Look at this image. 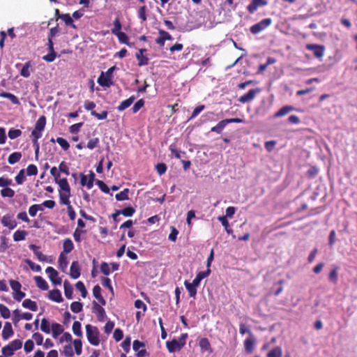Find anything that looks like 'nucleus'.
Wrapping results in <instances>:
<instances>
[{
    "mask_svg": "<svg viewBox=\"0 0 357 357\" xmlns=\"http://www.w3.org/2000/svg\"><path fill=\"white\" fill-rule=\"evenodd\" d=\"M42 131L33 129L31 132V137H33V144H36L39 138L42 137Z\"/></svg>",
    "mask_w": 357,
    "mask_h": 357,
    "instance_id": "57",
    "label": "nucleus"
},
{
    "mask_svg": "<svg viewBox=\"0 0 357 357\" xmlns=\"http://www.w3.org/2000/svg\"><path fill=\"white\" fill-rule=\"evenodd\" d=\"M34 280L36 282V286L42 289V290H47L48 289V284L47 282L40 276H35Z\"/></svg>",
    "mask_w": 357,
    "mask_h": 357,
    "instance_id": "21",
    "label": "nucleus"
},
{
    "mask_svg": "<svg viewBox=\"0 0 357 357\" xmlns=\"http://www.w3.org/2000/svg\"><path fill=\"white\" fill-rule=\"evenodd\" d=\"M66 344L63 347L62 352L66 357H73L76 354L81 355L82 352V343L79 339L73 340V342Z\"/></svg>",
    "mask_w": 357,
    "mask_h": 357,
    "instance_id": "2",
    "label": "nucleus"
},
{
    "mask_svg": "<svg viewBox=\"0 0 357 357\" xmlns=\"http://www.w3.org/2000/svg\"><path fill=\"white\" fill-rule=\"evenodd\" d=\"M86 337L89 343L93 346H98L100 344L99 331L97 327L91 324L86 326Z\"/></svg>",
    "mask_w": 357,
    "mask_h": 357,
    "instance_id": "3",
    "label": "nucleus"
},
{
    "mask_svg": "<svg viewBox=\"0 0 357 357\" xmlns=\"http://www.w3.org/2000/svg\"><path fill=\"white\" fill-rule=\"evenodd\" d=\"M73 337L70 333L68 332H64L61 334V336L59 339V342L60 344H62L63 342H68L71 343L73 342Z\"/></svg>",
    "mask_w": 357,
    "mask_h": 357,
    "instance_id": "39",
    "label": "nucleus"
},
{
    "mask_svg": "<svg viewBox=\"0 0 357 357\" xmlns=\"http://www.w3.org/2000/svg\"><path fill=\"white\" fill-rule=\"evenodd\" d=\"M43 208L40 204H33L29 208V213L31 217L36 216L38 211H43Z\"/></svg>",
    "mask_w": 357,
    "mask_h": 357,
    "instance_id": "44",
    "label": "nucleus"
},
{
    "mask_svg": "<svg viewBox=\"0 0 357 357\" xmlns=\"http://www.w3.org/2000/svg\"><path fill=\"white\" fill-rule=\"evenodd\" d=\"M218 220L221 222L222 226L225 227V231L228 234H232L233 230L229 228V225L227 219H226V217H218Z\"/></svg>",
    "mask_w": 357,
    "mask_h": 357,
    "instance_id": "41",
    "label": "nucleus"
},
{
    "mask_svg": "<svg viewBox=\"0 0 357 357\" xmlns=\"http://www.w3.org/2000/svg\"><path fill=\"white\" fill-rule=\"evenodd\" d=\"M22 158V153L20 152H14L11 153L8 158V162L10 165H14L17 162Z\"/></svg>",
    "mask_w": 357,
    "mask_h": 357,
    "instance_id": "33",
    "label": "nucleus"
},
{
    "mask_svg": "<svg viewBox=\"0 0 357 357\" xmlns=\"http://www.w3.org/2000/svg\"><path fill=\"white\" fill-rule=\"evenodd\" d=\"M71 310L75 313H79L82 310V304L79 302H73L70 305Z\"/></svg>",
    "mask_w": 357,
    "mask_h": 357,
    "instance_id": "55",
    "label": "nucleus"
},
{
    "mask_svg": "<svg viewBox=\"0 0 357 357\" xmlns=\"http://www.w3.org/2000/svg\"><path fill=\"white\" fill-rule=\"evenodd\" d=\"M260 90L259 89H251L247 93L241 96L238 99L239 102L241 103H246L252 100L256 95L259 93Z\"/></svg>",
    "mask_w": 357,
    "mask_h": 357,
    "instance_id": "10",
    "label": "nucleus"
},
{
    "mask_svg": "<svg viewBox=\"0 0 357 357\" xmlns=\"http://www.w3.org/2000/svg\"><path fill=\"white\" fill-rule=\"evenodd\" d=\"M59 187V199L61 204H70V187L66 178H59L55 181Z\"/></svg>",
    "mask_w": 357,
    "mask_h": 357,
    "instance_id": "1",
    "label": "nucleus"
},
{
    "mask_svg": "<svg viewBox=\"0 0 357 357\" xmlns=\"http://www.w3.org/2000/svg\"><path fill=\"white\" fill-rule=\"evenodd\" d=\"M129 189L126 188L123 191L117 193L115 196L116 200L118 201H124L128 200V197Z\"/></svg>",
    "mask_w": 357,
    "mask_h": 357,
    "instance_id": "42",
    "label": "nucleus"
},
{
    "mask_svg": "<svg viewBox=\"0 0 357 357\" xmlns=\"http://www.w3.org/2000/svg\"><path fill=\"white\" fill-rule=\"evenodd\" d=\"M34 255L36 256L37 259L40 261H45L51 263L52 261V259H50V257H47V255H45L43 254L39 250L36 251Z\"/></svg>",
    "mask_w": 357,
    "mask_h": 357,
    "instance_id": "45",
    "label": "nucleus"
},
{
    "mask_svg": "<svg viewBox=\"0 0 357 357\" xmlns=\"http://www.w3.org/2000/svg\"><path fill=\"white\" fill-rule=\"evenodd\" d=\"M199 345L202 351H208L211 350V344L207 338H202L199 340Z\"/></svg>",
    "mask_w": 357,
    "mask_h": 357,
    "instance_id": "36",
    "label": "nucleus"
},
{
    "mask_svg": "<svg viewBox=\"0 0 357 357\" xmlns=\"http://www.w3.org/2000/svg\"><path fill=\"white\" fill-rule=\"evenodd\" d=\"M81 177V185L82 186H86L89 190L91 189L93 186V181L95 178V174L93 172H90L89 175H84L82 174Z\"/></svg>",
    "mask_w": 357,
    "mask_h": 357,
    "instance_id": "8",
    "label": "nucleus"
},
{
    "mask_svg": "<svg viewBox=\"0 0 357 357\" xmlns=\"http://www.w3.org/2000/svg\"><path fill=\"white\" fill-rule=\"evenodd\" d=\"M49 298L56 303H61L63 301L61 294L58 289H53L49 292Z\"/></svg>",
    "mask_w": 357,
    "mask_h": 357,
    "instance_id": "19",
    "label": "nucleus"
},
{
    "mask_svg": "<svg viewBox=\"0 0 357 357\" xmlns=\"http://www.w3.org/2000/svg\"><path fill=\"white\" fill-rule=\"evenodd\" d=\"M144 51L145 50L141 49L139 52L136 54V57L139 62L138 64L140 66L148 64V59L143 55Z\"/></svg>",
    "mask_w": 357,
    "mask_h": 357,
    "instance_id": "28",
    "label": "nucleus"
},
{
    "mask_svg": "<svg viewBox=\"0 0 357 357\" xmlns=\"http://www.w3.org/2000/svg\"><path fill=\"white\" fill-rule=\"evenodd\" d=\"M74 249V245L73 241L70 238H66L63 241V250L64 254L70 252Z\"/></svg>",
    "mask_w": 357,
    "mask_h": 357,
    "instance_id": "23",
    "label": "nucleus"
},
{
    "mask_svg": "<svg viewBox=\"0 0 357 357\" xmlns=\"http://www.w3.org/2000/svg\"><path fill=\"white\" fill-rule=\"evenodd\" d=\"M34 348V343L31 340H27L24 346V351L26 353L31 352Z\"/></svg>",
    "mask_w": 357,
    "mask_h": 357,
    "instance_id": "60",
    "label": "nucleus"
},
{
    "mask_svg": "<svg viewBox=\"0 0 357 357\" xmlns=\"http://www.w3.org/2000/svg\"><path fill=\"white\" fill-rule=\"evenodd\" d=\"M27 235V232L24 230H17L13 234L15 241H20L24 240Z\"/></svg>",
    "mask_w": 357,
    "mask_h": 357,
    "instance_id": "37",
    "label": "nucleus"
},
{
    "mask_svg": "<svg viewBox=\"0 0 357 357\" xmlns=\"http://www.w3.org/2000/svg\"><path fill=\"white\" fill-rule=\"evenodd\" d=\"M159 34L160 36L155 40V42L160 46H164L165 40H172L171 35L164 30H159Z\"/></svg>",
    "mask_w": 357,
    "mask_h": 357,
    "instance_id": "11",
    "label": "nucleus"
},
{
    "mask_svg": "<svg viewBox=\"0 0 357 357\" xmlns=\"http://www.w3.org/2000/svg\"><path fill=\"white\" fill-rule=\"evenodd\" d=\"M135 209L132 207H127L123 208V210L118 211L116 213L114 214V218L119 214H122L126 217H131L135 213Z\"/></svg>",
    "mask_w": 357,
    "mask_h": 357,
    "instance_id": "32",
    "label": "nucleus"
},
{
    "mask_svg": "<svg viewBox=\"0 0 357 357\" xmlns=\"http://www.w3.org/2000/svg\"><path fill=\"white\" fill-rule=\"evenodd\" d=\"M63 287H64V293H65L66 297L68 299H72L73 298V292L72 287L70 285V284L67 281L64 282Z\"/></svg>",
    "mask_w": 357,
    "mask_h": 357,
    "instance_id": "40",
    "label": "nucleus"
},
{
    "mask_svg": "<svg viewBox=\"0 0 357 357\" xmlns=\"http://www.w3.org/2000/svg\"><path fill=\"white\" fill-rule=\"evenodd\" d=\"M1 223L9 229H13L17 226L16 220L13 218V216L10 214H6L2 217Z\"/></svg>",
    "mask_w": 357,
    "mask_h": 357,
    "instance_id": "9",
    "label": "nucleus"
},
{
    "mask_svg": "<svg viewBox=\"0 0 357 357\" xmlns=\"http://www.w3.org/2000/svg\"><path fill=\"white\" fill-rule=\"evenodd\" d=\"M116 69V66L109 68L107 72H102L98 78V83L102 87H109L112 85V74Z\"/></svg>",
    "mask_w": 357,
    "mask_h": 357,
    "instance_id": "4",
    "label": "nucleus"
},
{
    "mask_svg": "<svg viewBox=\"0 0 357 357\" xmlns=\"http://www.w3.org/2000/svg\"><path fill=\"white\" fill-rule=\"evenodd\" d=\"M272 20L271 18H266L260 21L259 22L254 24L250 27V31L253 34H257L259 32L262 31L265 29H266L268 26L271 25Z\"/></svg>",
    "mask_w": 357,
    "mask_h": 357,
    "instance_id": "6",
    "label": "nucleus"
},
{
    "mask_svg": "<svg viewBox=\"0 0 357 357\" xmlns=\"http://www.w3.org/2000/svg\"><path fill=\"white\" fill-rule=\"evenodd\" d=\"M227 125L226 119L220 121L216 126H213L211 129V132L220 133L225 127Z\"/></svg>",
    "mask_w": 357,
    "mask_h": 357,
    "instance_id": "35",
    "label": "nucleus"
},
{
    "mask_svg": "<svg viewBox=\"0 0 357 357\" xmlns=\"http://www.w3.org/2000/svg\"><path fill=\"white\" fill-rule=\"evenodd\" d=\"M76 288L81 292V295L83 298H85L87 295V291L85 288L84 283L79 281L76 283Z\"/></svg>",
    "mask_w": 357,
    "mask_h": 357,
    "instance_id": "52",
    "label": "nucleus"
},
{
    "mask_svg": "<svg viewBox=\"0 0 357 357\" xmlns=\"http://www.w3.org/2000/svg\"><path fill=\"white\" fill-rule=\"evenodd\" d=\"M72 331L75 335L82 337V325L81 323L78 321H75L72 326Z\"/></svg>",
    "mask_w": 357,
    "mask_h": 357,
    "instance_id": "26",
    "label": "nucleus"
},
{
    "mask_svg": "<svg viewBox=\"0 0 357 357\" xmlns=\"http://www.w3.org/2000/svg\"><path fill=\"white\" fill-rule=\"evenodd\" d=\"M22 135V131L19 129H10L8 131V137L11 139H15Z\"/></svg>",
    "mask_w": 357,
    "mask_h": 357,
    "instance_id": "51",
    "label": "nucleus"
},
{
    "mask_svg": "<svg viewBox=\"0 0 357 357\" xmlns=\"http://www.w3.org/2000/svg\"><path fill=\"white\" fill-rule=\"evenodd\" d=\"M31 67V62L30 61L26 62L24 64L22 68L20 71V75L24 77H29L31 75V71H30Z\"/></svg>",
    "mask_w": 357,
    "mask_h": 357,
    "instance_id": "31",
    "label": "nucleus"
},
{
    "mask_svg": "<svg viewBox=\"0 0 357 357\" xmlns=\"http://www.w3.org/2000/svg\"><path fill=\"white\" fill-rule=\"evenodd\" d=\"M135 100V97L131 96L130 98L122 101L121 104L118 106L119 111H123L124 109L129 107Z\"/></svg>",
    "mask_w": 357,
    "mask_h": 357,
    "instance_id": "27",
    "label": "nucleus"
},
{
    "mask_svg": "<svg viewBox=\"0 0 357 357\" xmlns=\"http://www.w3.org/2000/svg\"><path fill=\"white\" fill-rule=\"evenodd\" d=\"M0 314L4 319H8L10 317V310L3 304H0Z\"/></svg>",
    "mask_w": 357,
    "mask_h": 357,
    "instance_id": "47",
    "label": "nucleus"
},
{
    "mask_svg": "<svg viewBox=\"0 0 357 357\" xmlns=\"http://www.w3.org/2000/svg\"><path fill=\"white\" fill-rule=\"evenodd\" d=\"M166 346L168 351L170 353H174L176 351H179L182 347L178 342H177L176 339H174L172 341H168L166 342Z\"/></svg>",
    "mask_w": 357,
    "mask_h": 357,
    "instance_id": "17",
    "label": "nucleus"
},
{
    "mask_svg": "<svg viewBox=\"0 0 357 357\" xmlns=\"http://www.w3.org/2000/svg\"><path fill=\"white\" fill-rule=\"evenodd\" d=\"M45 273L48 275L50 280L55 285L61 284V279L59 277L58 272L52 267L49 266L45 269Z\"/></svg>",
    "mask_w": 357,
    "mask_h": 357,
    "instance_id": "7",
    "label": "nucleus"
},
{
    "mask_svg": "<svg viewBox=\"0 0 357 357\" xmlns=\"http://www.w3.org/2000/svg\"><path fill=\"white\" fill-rule=\"evenodd\" d=\"M94 297L98 300L102 305H105V301L101 296V288L99 285H96L93 289Z\"/></svg>",
    "mask_w": 357,
    "mask_h": 357,
    "instance_id": "24",
    "label": "nucleus"
},
{
    "mask_svg": "<svg viewBox=\"0 0 357 357\" xmlns=\"http://www.w3.org/2000/svg\"><path fill=\"white\" fill-rule=\"evenodd\" d=\"M324 53V47L322 45H314V56L320 59Z\"/></svg>",
    "mask_w": 357,
    "mask_h": 357,
    "instance_id": "43",
    "label": "nucleus"
},
{
    "mask_svg": "<svg viewBox=\"0 0 357 357\" xmlns=\"http://www.w3.org/2000/svg\"><path fill=\"white\" fill-rule=\"evenodd\" d=\"M67 25H70L73 28H75V26L73 24V20L72 17L69 14H62L59 16Z\"/></svg>",
    "mask_w": 357,
    "mask_h": 357,
    "instance_id": "49",
    "label": "nucleus"
},
{
    "mask_svg": "<svg viewBox=\"0 0 357 357\" xmlns=\"http://www.w3.org/2000/svg\"><path fill=\"white\" fill-rule=\"evenodd\" d=\"M26 179L24 169H21L17 175L15 176V181L17 184H22Z\"/></svg>",
    "mask_w": 357,
    "mask_h": 357,
    "instance_id": "53",
    "label": "nucleus"
},
{
    "mask_svg": "<svg viewBox=\"0 0 357 357\" xmlns=\"http://www.w3.org/2000/svg\"><path fill=\"white\" fill-rule=\"evenodd\" d=\"M10 285L13 290V297L17 301H22L25 297V293L21 291L22 285L16 280H10Z\"/></svg>",
    "mask_w": 357,
    "mask_h": 357,
    "instance_id": "5",
    "label": "nucleus"
},
{
    "mask_svg": "<svg viewBox=\"0 0 357 357\" xmlns=\"http://www.w3.org/2000/svg\"><path fill=\"white\" fill-rule=\"evenodd\" d=\"M45 124H46L45 117L44 116H42L39 117V119L37 120V121L35 124V126H34V129L40 130L43 132L45 129Z\"/></svg>",
    "mask_w": 357,
    "mask_h": 357,
    "instance_id": "34",
    "label": "nucleus"
},
{
    "mask_svg": "<svg viewBox=\"0 0 357 357\" xmlns=\"http://www.w3.org/2000/svg\"><path fill=\"white\" fill-rule=\"evenodd\" d=\"M8 345L15 351L22 348V342L20 340H15L10 342Z\"/></svg>",
    "mask_w": 357,
    "mask_h": 357,
    "instance_id": "56",
    "label": "nucleus"
},
{
    "mask_svg": "<svg viewBox=\"0 0 357 357\" xmlns=\"http://www.w3.org/2000/svg\"><path fill=\"white\" fill-rule=\"evenodd\" d=\"M93 312L98 314L99 317L102 318L105 314V310L97 303H93Z\"/></svg>",
    "mask_w": 357,
    "mask_h": 357,
    "instance_id": "48",
    "label": "nucleus"
},
{
    "mask_svg": "<svg viewBox=\"0 0 357 357\" xmlns=\"http://www.w3.org/2000/svg\"><path fill=\"white\" fill-rule=\"evenodd\" d=\"M56 142L62 147L64 150H68L69 148V143L66 139L62 137H58L56 139Z\"/></svg>",
    "mask_w": 357,
    "mask_h": 357,
    "instance_id": "62",
    "label": "nucleus"
},
{
    "mask_svg": "<svg viewBox=\"0 0 357 357\" xmlns=\"http://www.w3.org/2000/svg\"><path fill=\"white\" fill-rule=\"evenodd\" d=\"M0 97L9 99L14 105H20L18 98L13 93L2 92L0 93Z\"/></svg>",
    "mask_w": 357,
    "mask_h": 357,
    "instance_id": "29",
    "label": "nucleus"
},
{
    "mask_svg": "<svg viewBox=\"0 0 357 357\" xmlns=\"http://www.w3.org/2000/svg\"><path fill=\"white\" fill-rule=\"evenodd\" d=\"M13 335V330L12 325L10 322H6L2 331V337L4 340H8Z\"/></svg>",
    "mask_w": 357,
    "mask_h": 357,
    "instance_id": "16",
    "label": "nucleus"
},
{
    "mask_svg": "<svg viewBox=\"0 0 357 357\" xmlns=\"http://www.w3.org/2000/svg\"><path fill=\"white\" fill-rule=\"evenodd\" d=\"M1 195L3 197H13L15 195V191L10 188H5L1 190Z\"/></svg>",
    "mask_w": 357,
    "mask_h": 357,
    "instance_id": "46",
    "label": "nucleus"
},
{
    "mask_svg": "<svg viewBox=\"0 0 357 357\" xmlns=\"http://www.w3.org/2000/svg\"><path fill=\"white\" fill-rule=\"evenodd\" d=\"M13 316L12 320L15 324H17L22 319V314L19 310H15L13 312Z\"/></svg>",
    "mask_w": 357,
    "mask_h": 357,
    "instance_id": "64",
    "label": "nucleus"
},
{
    "mask_svg": "<svg viewBox=\"0 0 357 357\" xmlns=\"http://www.w3.org/2000/svg\"><path fill=\"white\" fill-rule=\"evenodd\" d=\"M40 330L47 334H49L51 331V324L45 318L41 321Z\"/></svg>",
    "mask_w": 357,
    "mask_h": 357,
    "instance_id": "38",
    "label": "nucleus"
},
{
    "mask_svg": "<svg viewBox=\"0 0 357 357\" xmlns=\"http://www.w3.org/2000/svg\"><path fill=\"white\" fill-rule=\"evenodd\" d=\"M1 352L3 356L8 357L13 356L15 351L8 344L2 348Z\"/></svg>",
    "mask_w": 357,
    "mask_h": 357,
    "instance_id": "63",
    "label": "nucleus"
},
{
    "mask_svg": "<svg viewBox=\"0 0 357 357\" xmlns=\"http://www.w3.org/2000/svg\"><path fill=\"white\" fill-rule=\"evenodd\" d=\"M294 110V108L291 106H285L281 108L277 113L275 114L274 117L278 118L283 116H285L290 112Z\"/></svg>",
    "mask_w": 357,
    "mask_h": 357,
    "instance_id": "30",
    "label": "nucleus"
},
{
    "mask_svg": "<svg viewBox=\"0 0 357 357\" xmlns=\"http://www.w3.org/2000/svg\"><path fill=\"white\" fill-rule=\"evenodd\" d=\"M282 354L281 348L276 347L268 352V357H282Z\"/></svg>",
    "mask_w": 357,
    "mask_h": 357,
    "instance_id": "50",
    "label": "nucleus"
},
{
    "mask_svg": "<svg viewBox=\"0 0 357 357\" xmlns=\"http://www.w3.org/2000/svg\"><path fill=\"white\" fill-rule=\"evenodd\" d=\"M255 340L253 335H251L249 338L246 339L244 341V347L245 349L248 353H252L254 349Z\"/></svg>",
    "mask_w": 357,
    "mask_h": 357,
    "instance_id": "20",
    "label": "nucleus"
},
{
    "mask_svg": "<svg viewBox=\"0 0 357 357\" xmlns=\"http://www.w3.org/2000/svg\"><path fill=\"white\" fill-rule=\"evenodd\" d=\"M26 171L28 176H35L38 174V168L35 165H28Z\"/></svg>",
    "mask_w": 357,
    "mask_h": 357,
    "instance_id": "58",
    "label": "nucleus"
},
{
    "mask_svg": "<svg viewBox=\"0 0 357 357\" xmlns=\"http://www.w3.org/2000/svg\"><path fill=\"white\" fill-rule=\"evenodd\" d=\"M70 275L73 279H77L80 276V267L78 261H73L70 268Z\"/></svg>",
    "mask_w": 357,
    "mask_h": 357,
    "instance_id": "13",
    "label": "nucleus"
},
{
    "mask_svg": "<svg viewBox=\"0 0 357 357\" xmlns=\"http://www.w3.org/2000/svg\"><path fill=\"white\" fill-rule=\"evenodd\" d=\"M68 264V257L66 254L61 252L59 257V268L63 272H66Z\"/></svg>",
    "mask_w": 357,
    "mask_h": 357,
    "instance_id": "18",
    "label": "nucleus"
},
{
    "mask_svg": "<svg viewBox=\"0 0 357 357\" xmlns=\"http://www.w3.org/2000/svg\"><path fill=\"white\" fill-rule=\"evenodd\" d=\"M64 331L63 327L59 323H52L51 324V331L53 338L56 339Z\"/></svg>",
    "mask_w": 357,
    "mask_h": 357,
    "instance_id": "12",
    "label": "nucleus"
},
{
    "mask_svg": "<svg viewBox=\"0 0 357 357\" xmlns=\"http://www.w3.org/2000/svg\"><path fill=\"white\" fill-rule=\"evenodd\" d=\"M114 28L112 29V33L114 34V35H116L119 33H121V31H120L121 29V22L119 20V19H116L114 21Z\"/></svg>",
    "mask_w": 357,
    "mask_h": 357,
    "instance_id": "54",
    "label": "nucleus"
},
{
    "mask_svg": "<svg viewBox=\"0 0 357 357\" xmlns=\"http://www.w3.org/2000/svg\"><path fill=\"white\" fill-rule=\"evenodd\" d=\"M266 5H267V1L265 0H252L248 6V10L250 13H253L259 6Z\"/></svg>",
    "mask_w": 357,
    "mask_h": 357,
    "instance_id": "14",
    "label": "nucleus"
},
{
    "mask_svg": "<svg viewBox=\"0 0 357 357\" xmlns=\"http://www.w3.org/2000/svg\"><path fill=\"white\" fill-rule=\"evenodd\" d=\"M184 285L188 290L190 297L195 298L197 294V287L194 286L191 282L185 281Z\"/></svg>",
    "mask_w": 357,
    "mask_h": 357,
    "instance_id": "25",
    "label": "nucleus"
},
{
    "mask_svg": "<svg viewBox=\"0 0 357 357\" xmlns=\"http://www.w3.org/2000/svg\"><path fill=\"white\" fill-rule=\"evenodd\" d=\"M100 270L106 275H108L111 273V268L110 264L103 262L100 265Z\"/></svg>",
    "mask_w": 357,
    "mask_h": 357,
    "instance_id": "61",
    "label": "nucleus"
},
{
    "mask_svg": "<svg viewBox=\"0 0 357 357\" xmlns=\"http://www.w3.org/2000/svg\"><path fill=\"white\" fill-rule=\"evenodd\" d=\"M91 114L99 120H103L107 119L108 113L107 111H103L101 113H97L95 111H91Z\"/></svg>",
    "mask_w": 357,
    "mask_h": 357,
    "instance_id": "59",
    "label": "nucleus"
},
{
    "mask_svg": "<svg viewBox=\"0 0 357 357\" xmlns=\"http://www.w3.org/2000/svg\"><path fill=\"white\" fill-rule=\"evenodd\" d=\"M22 306L24 308L29 309L31 311L36 312L38 310V306L35 301H31V299H25L22 302Z\"/></svg>",
    "mask_w": 357,
    "mask_h": 357,
    "instance_id": "22",
    "label": "nucleus"
},
{
    "mask_svg": "<svg viewBox=\"0 0 357 357\" xmlns=\"http://www.w3.org/2000/svg\"><path fill=\"white\" fill-rule=\"evenodd\" d=\"M133 349L135 351H137L138 357H144L146 353V351L143 349L144 347V344L139 340H135L133 342L132 345Z\"/></svg>",
    "mask_w": 357,
    "mask_h": 357,
    "instance_id": "15",
    "label": "nucleus"
}]
</instances>
